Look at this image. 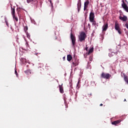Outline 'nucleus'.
<instances>
[{
  "label": "nucleus",
  "mask_w": 128,
  "mask_h": 128,
  "mask_svg": "<svg viewBox=\"0 0 128 128\" xmlns=\"http://www.w3.org/2000/svg\"><path fill=\"white\" fill-rule=\"evenodd\" d=\"M86 34L84 32H82L79 36V40L80 42H84V40H86Z\"/></svg>",
  "instance_id": "f257e3e1"
},
{
  "label": "nucleus",
  "mask_w": 128,
  "mask_h": 128,
  "mask_svg": "<svg viewBox=\"0 0 128 128\" xmlns=\"http://www.w3.org/2000/svg\"><path fill=\"white\" fill-rule=\"evenodd\" d=\"M110 76H112V75L108 73L102 72L101 74V78H106V80H108Z\"/></svg>",
  "instance_id": "f03ea898"
},
{
  "label": "nucleus",
  "mask_w": 128,
  "mask_h": 128,
  "mask_svg": "<svg viewBox=\"0 0 128 128\" xmlns=\"http://www.w3.org/2000/svg\"><path fill=\"white\" fill-rule=\"evenodd\" d=\"M70 38L72 40V46L74 47L76 46V36L72 34V33L70 34Z\"/></svg>",
  "instance_id": "7ed1b4c3"
},
{
  "label": "nucleus",
  "mask_w": 128,
  "mask_h": 128,
  "mask_svg": "<svg viewBox=\"0 0 128 128\" xmlns=\"http://www.w3.org/2000/svg\"><path fill=\"white\" fill-rule=\"evenodd\" d=\"M123 4H122V8L126 12H128V6L124 2V1L122 0Z\"/></svg>",
  "instance_id": "20e7f679"
},
{
  "label": "nucleus",
  "mask_w": 128,
  "mask_h": 128,
  "mask_svg": "<svg viewBox=\"0 0 128 128\" xmlns=\"http://www.w3.org/2000/svg\"><path fill=\"white\" fill-rule=\"evenodd\" d=\"M89 20L90 22L94 20V12H90Z\"/></svg>",
  "instance_id": "39448f33"
},
{
  "label": "nucleus",
  "mask_w": 128,
  "mask_h": 128,
  "mask_svg": "<svg viewBox=\"0 0 128 128\" xmlns=\"http://www.w3.org/2000/svg\"><path fill=\"white\" fill-rule=\"evenodd\" d=\"M88 4H90V1L86 0V2L84 3V10H86L88 8Z\"/></svg>",
  "instance_id": "423d86ee"
},
{
  "label": "nucleus",
  "mask_w": 128,
  "mask_h": 128,
  "mask_svg": "<svg viewBox=\"0 0 128 128\" xmlns=\"http://www.w3.org/2000/svg\"><path fill=\"white\" fill-rule=\"evenodd\" d=\"M119 19L120 20H122L123 22H126V20H128V16L124 15L123 16V17L120 16Z\"/></svg>",
  "instance_id": "0eeeda50"
},
{
  "label": "nucleus",
  "mask_w": 128,
  "mask_h": 128,
  "mask_svg": "<svg viewBox=\"0 0 128 128\" xmlns=\"http://www.w3.org/2000/svg\"><path fill=\"white\" fill-rule=\"evenodd\" d=\"M108 23H106L102 26V32H106V30H108Z\"/></svg>",
  "instance_id": "6e6552de"
},
{
  "label": "nucleus",
  "mask_w": 128,
  "mask_h": 128,
  "mask_svg": "<svg viewBox=\"0 0 128 128\" xmlns=\"http://www.w3.org/2000/svg\"><path fill=\"white\" fill-rule=\"evenodd\" d=\"M80 8H82V2H80V0H79L78 3V12H80Z\"/></svg>",
  "instance_id": "1a4fd4ad"
},
{
  "label": "nucleus",
  "mask_w": 128,
  "mask_h": 128,
  "mask_svg": "<svg viewBox=\"0 0 128 128\" xmlns=\"http://www.w3.org/2000/svg\"><path fill=\"white\" fill-rule=\"evenodd\" d=\"M72 64H73V66H78V60L76 59L74 60V61L72 62Z\"/></svg>",
  "instance_id": "9d476101"
},
{
  "label": "nucleus",
  "mask_w": 128,
  "mask_h": 128,
  "mask_svg": "<svg viewBox=\"0 0 128 128\" xmlns=\"http://www.w3.org/2000/svg\"><path fill=\"white\" fill-rule=\"evenodd\" d=\"M58 88H60V94H64V87H62V85H59Z\"/></svg>",
  "instance_id": "9b49d317"
},
{
  "label": "nucleus",
  "mask_w": 128,
  "mask_h": 128,
  "mask_svg": "<svg viewBox=\"0 0 128 128\" xmlns=\"http://www.w3.org/2000/svg\"><path fill=\"white\" fill-rule=\"evenodd\" d=\"M122 120H116L115 121H114L112 122V124H114V126H116V124H120Z\"/></svg>",
  "instance_id": "f8f14e48"
},
{
  "label": "nucleus",
  "mask_w": 128,
  "mask_h": 128,
  "mask_svg": "<svg viewBox=\"0 0 128 128\" xmlns=\"http://www.w3.org/2000/svg\"><path fill=\"white\" fill-rule=\"evenodd\" d=\"M120 24H118V22H115V30H120Z\"/></svg>",
  "instance_id": "ddd939ff"
},
{
  "label": "nucleus",
  "mask_w": 128,
  "mask_h": 128,
  "mask_svg": "<svg viewBox=\"0 0 128 128\" xmlns=\"http://www.w3.org/2000/svg\"><path fill=\"white\" fill-rule=\"evenodd\" d=\"M72 60V56L70 54L67 55V60L68 62H70Z\"/></svg>",
  "instance_id": "4468645a"
},
{
  "label": "nucleus",
  "mask_w": 128,
  "mask_h": 128,
  "mask_svg": "<svg viewBox=\"0 0 128 128\" xmlns=\"http://www.w3.org/2000/svg\"><path fill=\"white\" fill-rule=\"evenodd\" d=\"M11 8L12 16H16V10L14 9V8H12V7H11Z\"/></svg>",
  "instance_id": "2eb2a0df"
},
{
  "label": "nucleus",
  "mask_w": 128,
  "mask_h": 128,
  "mask_svg": "<svg viewBox=\"0 0 128 128\" xmlns=\"http://www.w3.org/2000/svg\"><path fill=\"white\" fill-rule=\"evenodd\" d=\"M92 22V25L95 26V27L96 26H98V23H96V20H93V21L91 22Z\"/></svg>",
  "instance_id": "dca6fc26"
},
{
  "label": "nucleus",
  "mask_w": 128,
  "mask_h": 128,
  "mask_svg": "<svg viewBox=\"0 0 128 128\" xmlns=\"http://www.w3.org/2000/svg\"><path fill=\"white\" fill-rule=\"evenodd\" d=\"M12 16L13 19L14 20H16V22H18V18L17 16H16V15H14Z\"/></svg>",
  "instance_id": "f3484780"
},
{
  "label": "nucleus",
  "mask_w": 128,
  "mask_h": 128,
  "mask_svg": "<svg viewBox=\"0 0 128 128\" xmlns=\"http://www.w3.org/2000/svg\"><path fill=\"white\" fill-rule=\"evenodd\" d=\"M94 52V47H92L89 50L88 54H92Z\"/></svg>",
  "instance_id": "a211bd4d"
},
{
  "label": "nucleus",
  "mask_w": 128,
  "mask_h": 128,
  "mask_svg": "<svg viewBox=\"0 0 128 128\" xmlns=\"http://www.w3.org/2000/svg\"><path fill=\"white\" fill-rule=\"evenodd\" d=\"M25 74H30L31 72H30V70H26V71H24Z\"/></svg>",
  "instance_id": "6ab92c4d"
},
{
  "label": "nucleus",
  "mask_w": 128,
  "mask_h": 128,
  "mask_svg": "<svg viewBox=\"0 0 128 128\" xmlns=\"http://www.w3.org/2000/svg\"><path fill=\"white\" fill-rule=\"evenodd\" d=\"M26 2L28 4H30L34 2V0H26Z\"/></svg>",
  "instance_id": "aec40b11"
},
{
  "label": "nucleus",
  "mask_w": 128,
  "mask_h": 128,
  "mask_svg": "<svg viewBox=\"0 0 128 128\" xmlns=\"http://www.w3.org/2000/svg\"><path fill=\"white\" fill-rule=\"evenodd\" d=\"M80 85L79 84H77L76 88H78H78H80Z\"/></svg>",
  "instance_id": "412c9836"
},
{
  "label": "nucleus",
  "mask_w": 128,
  "mask_h": 128,
  "mask_svg": "<svg viewBox=\"0 0 128 128\" xmlns=\"http://www.w3.org/2000/svg\"><path fill=\"white\" fill-rule=\"evenodd\" d=\"M118 34H122V31H120V29H118V30H117Z\"/></svg>",
  "instance_id": "4be33fe9"
},
{
  "label": "nucleus",
  "mask_w": 128,
  "mask_h": 128,
  "mask_svg": "<svg viewBox=\"0 0 128 128\" xmlns=\"http://www.w3.org/2000/svg\"><path fill=\"white\" fill-rule=\"evenodd\" d=\"M28 30V26H25L24 27L25 32H26V30Z\"/></svg>",
  "instance_id": "5701e85b"
},
{
  "label": "nucleus",
  "mask_w": 128,
  "mask_h": 128,
  "mask_svg": "<svg viewBox=\"0 0 128 128\" xmlns=\"http://www.w3.org/2000/svg\"><path fill=\"white\" fill-rule=\"evenodd\" d=\"M89 60H90V62H92V56H90L89 58Z\"/></svg>",
  "instance_id": "b1692460"
},
{
  "label": "nucleus",
  "mask_w": 128,
  "mask_h": 128,
  "mask_svg": "<svg viewBox=\"0 0 128 128\" xmlns=\"http://www.w3.org/2000/svg\"><path fill=\"white\" fill-rule=\"evenodd\" d=\"M70 88H72V84L70 82Z\"/></svg>",
  "instance_id": "393cba45"
},
{
  "label": "nucleus",
  "mask_w": 128,
  "mask_h": 128,
  "mask_svg": "<svg viewBox=\"0 0 128 128\" xmlns=\"http://www.w3.org/2000/svg\"><path fill=\"white\" fill-rule=\"evenodd\" d=\"M15 74L16 76H18V72H16V70H15Z\"/></svg>",
  "instance_id": "a878e982"
},
{
  "label": "nucleus",
  "mask_w": 128,
  "mask_h": 128,
  "mask_svg": "<svg viewBox=\"0 0 128 128\" xmlns=\"http://www.w3.org/2000/svg\"><path fill=\"white\" fill-rule=\"evenodd\" d=\"M63 60H66V56L63 57Z\"/></svg>",
  "instance_id": "bb28decb"
},
{
  "label": "nucleus",
  "mask_w": 128,
  "mask_h": 128,
  "mask_svg": "<svg viewBox=\"0 0 128 128\" xmlns=\"http://www.w3.org/2000/svg\"><path fill=\"white\" fill-rule=\"evenodd\" d=\"M88 26L89 28H90V24H88Z\"/></svg>",
  "instance_id": "cd10ccee"
},
{
  "label": "nucleus",
  "mask_w": 128,
  "mask_h": 128,
  "mask_svg": "<svg viewBox=\"0 0 128 128\" xmlns=\"http://www.w3.org/2000/svg\"><path fill=\"white\" fill-rule=\"evenodd\" d=\"M103 106L102 104H100V106Z\"/></svg>",
  "instance_id": "c85d7f7f"
},
{
  "label": "nucleus",
  "mask_w": 128,
  "mask_h": 128,
  "mask_svg": "<svg viewBox=\"0 0 128 128\" xmlns=\"http://www.w3.org/2000/svg\"><path fill=\"white\" fill-rule=\"evenodd\" d=\"M86 50H88V47L86 48Z\"/></svg>",
  "instance_id": "c756f323"
},
{
  "label": "nucleus",
  "mask_w": 128,
  "mask_h": 128,
  "mask_svg": "<svg viewBox=\"0 0 128 128\" xmlns=\"http://www.w3.org/2000/svg\"><path fill=\"white\" fill-rule=\"evenodd\" d=\"M80 80H78V84H80Z\"/></svg>",
  "instance_id": "7c9ffc66"
},
{
  "label": "nucleus",
  "mask_w": 128,
  "mask_h": 128,
  "mask_svg": "<svg viewBox=\"0 0 128 128\" xmlns=\"http://www.w3.org/2000/svg\"><path fill=\"white\" fill-rule=\"evenodd\" d=\"M109 56L110 57L112 56H110V54H109Z\"/></svg>",
  "instance_id": "2f4dec72"
},
{
  "label": "nucleus",
  "mask_w": 128,
  "mask_h": 128,
  "mask_svg": "<svg viewBox=\"0 0 128 128\" xmlns=\"http://www.w3.org/2000/svg\"><path fill=\"white\" fill-rule=\"evenodd\" d=\"M124 102H126V99H124Z\"/></svg>",
  "instance_id": "473e14b6"
},
{
  "label": "nucleus",
  "mask_w": 128,
  "mask_h": 128,
  "mask_svg": "<svg viewBox=\"0 0 128 128\" xmlns=\"http://www.w3.org/2000/svg\"><path fill=\"white\" fill-rule=\"evenodd\" d=\"M6 25L8 26V22H6Z\"/></svg>",
  "instance_id": "72a5a7b5"
},
{
  "label": "nucleus",
  "mask_w": 128,
  "mask_h": 128,
  "mask_svg": "<svg viewBox=\"0 0 128 128\" xmlns=\"http://www.w3.org/2000/svg\"><path fill=\"white\" fill-rule=\"evenodd\" d=\"M50 4H52V1H50Z\"/></svg>",
  "instance_id": "f704fd0d"
}]
</instances>
